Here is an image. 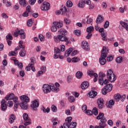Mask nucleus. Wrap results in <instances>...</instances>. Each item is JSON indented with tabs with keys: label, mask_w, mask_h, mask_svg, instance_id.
Listing matches in <instances>:
<instances>
[{
	"label": "nucleus",
	"mask_w": 128,
	"mask_h": 128,
	"mask_svg": "<svg viewBox=\"0 0 128 128\" xmlns=\"http://www.w3.org/2000/svg\"><path fill=\"white\" fill-rule=\"evenodd\" d=\"M17 30H18L19 36H21L22 34H24L25 33L24 30L22 29L18 30V28H17Z\"/></svg>",
	"instance_id": "obj_49"
},
{
	"label": "nucleus",
	"mask_w": 128,
	"mask_h": 128,
	"mask_svg": "<svg viewBox=\"0 0 128 128\" xmlns=\"http://www.w3.org/2000/svg\"><path fill=\"white\" fill-rule=\"evenodd\" d=\"M14 10H18V8H20V6H18V4H16L14 7Z\"/></svg>",
	"instance_id": "obj_60"
},
{
	"label": "nucleus",
	"mask_w": 128,
	"mask_h": 128,
	"mask_svg": "<svg viewBox=\"0 0 128 128\" xmlns=\"http://www.w3.org/2000/svg\"><path fill=\"white\" fill-rule=\"evenodd\" d=\"M23 42H22V40H20L19 42L18 46L15 48V52H16L17 50H20V48H24V46L22 45Z\"/></svg>",
	"instance_id": "obj_15"
},
{
	"label": "nucleus",
	"mask_w": 128,
	"mask_h": 128,
	"mask_svg": "<svg viewBox=\"0 0 128 128\" xmlns=\"http://www.w3.org/2000/svg\"><path fill=\"white\" fill-rule=\"evenodd\" d=\"M110 26V22L108 21H106V22L104 24V28H108V26Z\"/></svg>",
	"instance_id": "obj_53"
},
{
	"label": "nucleus",
	"mask_w": 128,
	"mask_h": 128,
	"mask_svg": "<svg viewBox=\"0 0 128 128\" xmlns=\"http://www.w3.org/2000/svg\"><path fill=\"white\" fill-rule=\"evenodd\" d=\"M96 73H94V72L92 70H90L88 72V74L90 76H94V74Z\"/></svg>",
	"instance_id": "obj_41"
},
{
	"label": "nucleus",
	"mask_w": 128,
	"mask_h": 128,
	"mask_svg": "<svg viewBox=\"0 0 128 128\" xmlns=\"http://www.w3.org/2000/svg\"><path fill=\"white\" fill-rule=\"evenodd\" d=\"M72 62H78L80 60V59L78 57L75 56L72 59Z\"/></svg>",
	"instance_id": "obj_38"
},
{
	"label": "nucleus",
	"mask_w": 128,
	"mask_h": 128,
	"mask_svg": "<svg viewBox=\"0 0 128 128\" xmlns=\"http://www.w3.org/2000/svg\"><path fill=\"white\" fill-rule=\"evenodd\" d=\"M50 8V4L48 2H44L43 4L41 6V10H48Z\"/></svg>",
	"instance_id": "obj_9"
},
{
	"label": "nucleus",
	"mask_w": 128,
	"mask_h": 128,
	"mask_svg": "<svg viewBox=\"0 0 128 128\" xmlns=\"http://www.w3.org/2000/svg\"><path fill=\"white\" fill-rule=\"evenodd\" d=\"M98 82H102V80H104V78L106 77V74L104 72H100L98 74Z\"/></svg>",
	"instance_id": "obj_19"
},
{
	"label": "nucleus",
	"mask_w": 128,
	"mask_h": 128,
	"mask_svg": "<svg viewBox=\"0 0 128 128\" xmlns=\"http://www.w3.org/2000/svg\"><path fill=\"white\" fill-rule=\"evenodd\" d=\"M70 124L68 122H65L63 124V126L64 128H70Z\"/></svg>",
	"instance_id": "obj_54"
},
{
	"label": "nucleus",
	"mask_w": 128,
	"mask_h": 128,
	"mask_svg": "<svg viewBox=\"0 0 128 128\" xmlns=\"http://www.w3.org/2000/svg\"><path fill=\"white\" fill-rule=\"evenodd\" d=\"M19 3L20 6H26V0H19Z\"/></svg>",
	"instance_id": "obj_34"
},
{
	"label": "nucleus",
	"mask_w": 128,
	"mask_h": 128,
	"mask_svg": "<svg viewBox=\"0 0 128 128\" xmlns=\"http://www.w3.org/2000/svg\"><path fill=\"white\" fill-rule=\"evenodd\" d=\"M74 33L76 36H80V31L78 30H75Z\"/></svg>",
	"instance_id": "obj_62"
},
{
	"label": "nucleus",
	"mask_w": 128,
	"mask_h": 128,
	"mask_svg": "<svg viewBox=\"0 0 128 128\" xmlns=\"http://www.w3.org/2000/svg\"><path fill=\"white\" fill-rule=\"evenodd\" d=\"M20 105V103H14V112H16L18 110V106Z\"/></svg>",
	"instance_id": "obj_43"
},
{
	"label": "nucleus",
	"mask_w": 128,
	"mask_h": 128,
	"mask_svg": "<svg viewBox=\"0 0 128 128\" xmlns=\"http://www.w3.org/2000/svg\"><path fill=\"white\" fill-rule=\"evenodd\" d=\"M51 110L53 112H58V108L54 105H52L51 106Z\"/></svg>",
	"instance_id": "obj_42"
},
{
	"label": "nucleus",
	"mask_w": 128,
	"mask_h": 128,
	"mask_svg": "<svg viewBox=\"0 0 128 128\" xmlns=\"http://www.w3.org/2000/svg\"><path fill=\"white\" fill-rule=\"evenodd\" d=\"M2 2L6 4L7 8H10V6H12V3L8 1V0H3Z\"/></svg>",
	"instance_id": "obj_31"
},
{
	"label": "nucleus",
	"mask_w": 128,
	"mask_h": 128,
	"mask_svg": "<svg viewBox=\"0 0 128 128\" xmlns=\"http://www.w3.org/2000/svg\"><path fill=\"white\" fill-rule=\"evenodd\" d=\"M116 62L118 64H122V57L119 56L118 57L116 60Z\"/></svg>",
	"instance_id": "obj_36"
},
{
	"label": "nucleus",
	"mask_w": 128,
	"mask_h": 128,
	"mask_svg": "<svg viewBox=\"0 0 128 128\" xmlns=\"http://www.w3.org/2000/svg\"><path fill=\"white\" fill-rule=\"evenodd\" d=\"M92 18H90L87 20L86 24H92Z\"/></svg>",
	"instance_id": "obj_64"
},
{
	"label": "nucleus",
	"mask_w": 128,
	"mask_h": 128,
	"mask_svg": "<svg viewBox=\"0 0 128 128\" xmlns=\"http://www.w3.org/2000/svg\"><path fill=\"white\" fill-rule=\"evenodd\" d=\"M98 82L100 86H104V84H108V79H105L104 80L102 79V82L99 81Z\"/></svg>",
	"instance_id": "obj_29"
},
{
	"label": "nucleus",
	"mask_w": 128,
	"mask_h": 128,
	"mask_svg": "<svg viewBox=\"0 0 128 128\" xmlns=\"http://www.w3.org/2000/svg\"><path fill=\"white\" fill-rule=\"evenodd\" d=\"M106 60L108 62H112V60H114V56H108L106 58Z\"/></svg>",
	"instance_id": "obj_55"
},
{
	"label": "nucleus",
	"mask_w": 128,
	"mask_h": 128,
	"mask_svg": "<svg viewBox=\"0 0 128 128\" xmlns=\"http://www.w3.org/2000/svg\"><path fill=\"white\" fill-rule=\"evenodd\" d=\"M82 110L84 112L87 110L86 109L88 108V106H86V105L84 104L82 106Z\"/></svg>",
	"instance_id": "obj_57"
},
{
	"label": "nucleus",
	"mask_w": 128,
	"mask_h": 128,
	"mask_svg": "<svg viewBox=\"0 0 128 128\" xmlns=\"http://www.w3.org/2000/svg\"><path fill=\"white\" fill-rule=\"evenodd\" d=\"M54 26L58 28H62V22H53Z\"/></svg>",
	"instance_id": "obj_22"
},
{
	"label": "nucleus",
	"mask_w": 128,
	"mask_h": 128,
	"mask_svg": "<svg viewBox=\"0 0 128 128\" xmlns=\"http://www.w3.org/2000/svg\"><path fill=\"white\" fill-rule=\"evenodd\" d=\"M94 28L92 26H90L86 28L87 32L92 33V32H94Z\"/></svg>",
	"instance_id": "obj_35"
},
{
	"label": "nucleus",
	"mask_w": 128,
	"mask_h": 128,
	"mask_svg": "<svg viewBox=\"0 0 128 128\" xmlns=\"http://www.w3.org/2000/svg\"><path fill=\"white\" fill-rule=\"evenodd\" d=\"M68 100L70 102H76V99H74V96H70L68 97Z\"/></svg>",
	"instance_id": "obj_37"
},
{
	"label": "nucleus",
	"mask_w": 128,
	"mask_h": 128,
	"mask_svg": "<svg viewBox=\"0 0 128 128\" xmlns=\"http://www.w3.org/2000/svg\"><path fill=\"white\" fill-rule=\"evenodd\" d=\"M51 30L52 32H56V30H58V28H56V26H52L51 28Z\"/></svg>",
	"instance_id": "obj_58"
},
{
	"label": "nucleus",
	"mask_w": 128,
	"mask_h": 128,
	"mask_svg": "<svg viewBox=\"0 0 128 128\" xmlns=\"http://www.w3.org/2000/svg\"><path fill=\"white\" fill-rule=\"evenodd\" d=\"M58 32H59L60 34H61L60 36H66V34L68 33L66 30L64 28H61L58 31Z\"/></svg>",
	"instance_id": "obj_20"
},
{
	"label": "nucleus",
	"mask_w": 128,
	"mask_h": 128,
	"mask_svg": "<svg viewBox=\"0 0 128 128\" xmlns=\"http://www.w3.org/2000/svg\"><path fill=\"white\" fill-rule=\"evenodd\" d=\"M97 120H100L98 126H96L95 128H104L106 126L108 120L104 117V114L100 112L96 117Z\"/></svg>",
	"instance_id": "obj_1"
},
{
	"label": "nucleus",
	"mask_w": 128,
	"mask_h": 128,
	"mask_svg": "<svg viewBox=\"0 0 128 128\" xmlns=\"http://www.w3.org/2000/svg\"><path fill=\"white\" fill-rule=\"evenodd\" d=\"M36 0H29L28 2L30 4H32L33 6V4H36Z\"/></svg>",
	"instance_id": "obj_61"
},
{
	"label": "nucleus",
	"mask_w": 128,
	"mask_h": 128,
	"mask_svg": "<svg viewBox=\"0 0 128 128\" xmlns=\"http://www.w3.org/2000/svg\"><path fill=\"white\" fill-rule=\"evenodd\" d=\"M98 94V92L96 91H90V92H88V95L90 98H96Z\"/></svg>",
	"instance_id": "obj_18"
},
{
	"label": "nucleus",
	"mask_w": 128,
	"mask_h": 128,
	"mask_svg": "<svg viewBox=\"0 0 128 128\" xmlns=\"http://www.w3.org/2000/svg\"><path fill=\"white\" fill-rule=\"evenodd\" d=\"M14 94L12 93L9 94L5 97V100H14Z\"/></svg>",
	"instance_id": "obj_17"
},
{
	"label": "nucleus",
	"mask_w": 128,
	"mask_h": 128,
	"mask_svg": "<svg viewBox=\"0 0 128 128\" xmlns=\"http://www.w3.org/2000/svg\"><path fill=\"white\" fill-rule=\"evenodd\" d=\"M54 52L55 54H60V50L58 48H54Z\"/></svg>",
	"instance_id": "obj_50"
},
{
	"label": "nucleus",
	"mask_w": 128,
	"mask_h": 128,
	"mask_svg": "<svg viewBox=\"0 0 128 128\" xmlns=\"http://www.w3.org/2000/svg\"><path fill=\"white\" fill-rule=\"evenodd\" d=\"M14 120H16V117L14 116V114H12L10 116L8 122L10 124H12L14 122Z\"/></svg>",
	"instance_id": "obj_27"
},
{
	"label": "nucleus",
	"mask_w": 128,
	"mask_h": 128,
	"mask_svg": "<svg viewBox=\"0 0 128 128\" xmlns=\"http://www.w3.org/2000/svg\"><path fill=\"white\" fill-rule=\"evenodd\" d=\"M72 116H69L66 118V120H67L68 122H68V124H70L72 122Z\"/></svg>",
	"instance_id": "obj_56"
},
{
	"label": "nucleus",
	"mask_w": 128,
	"mask_h": 128,
	"mask_svg": "<svg viewBox=\"0 0 128 128\" xmlns=\"http://www.w3.org/2000/svg\"><path fill=\"white\" fill-rule=\"evenodd\" d=\"M106 57L104 56H100V58L99 59L100 64L102 66H104L106 64Z\"/></svg>",
	"instance_id": "obj_14"
},
{
	"label": "nucleus",
	"mask_w": 128,
	"mask_h": 128,
	"mask_svg": "<svg viewBox=\"0 0 128 128\" xmlns=\"http://www.w3.org/2000/svg\"><path fill=\"white\" fill-rule=\"evenodd\" d=\"M52 85V86H50L52 92H60V84L56 82L54 85V84L50 83V86Z\"/></svg>",
	"instance_id": "obj_5"
},
{
	"label": "nucleus",
	"mask_w": 128,
	"mask_h": 128,
	"mask_svg": "<svg viewBox=\"0 0 128 128\" xmlns=\"http://www.w3.org/2000/svg\"><path fill=\"white\" fill-rule=\"evenodd\" d=\"M126 10V6H124L122 8L120 7L119 8V10L120 12H122V14H124V10Z\"/></svg>",
	"instance_id": "obj_47"
},
{
	"label": "nucleus",
	"mask_w": 128,
	"mask_h": 128,
	"mask_svg": "<svg viewBox=\"0 0 128 128\" xmlns=\"http://www.w3.org/2000/svg\"><path fill=\"white\" fill-rule=\"evenodd\" d=\"M92 112H93L95 116H98V108H93Z\"/></svg>",
	"instance_id": "obj_40"
},
{
	"label": "nucleus",
	"mask_w": 128,
	"mask_h": 128,
	"mask_svg": "<svg viewBox=\"0 0 128 128\" xmlns=\"http://www.w3.org/2000/svg\"><path fill=\"white\" fill-rule=\"evenodd\" d=\"M8 108V106H6V102L4 99H2L1 101V110L3 112H6Z\"/></svg>",
	"instance_id": "obj_10"
},
{
	"label": "nucleus",
	"mask_w": 128,
	"mask_h": 128,
	"mask_svg": "<svg viewBox=\"0 0 128 128\" xmlns=\"http://www.w3.org/2000/svg\"><path fill=\"white\" fill-rule=\"evenodd\" d=\"M19 54H20V56H22V58H24V57L26 56V50H24V48L22 49L20 52Z\"/></svg>",
	"instance_id": "obj_25"
},
{
	"label": "nucleus",
	"mask_w": 128,
	"mask_h": 128,
	"mask_svg": "<svg viewBox=\"0 0 128 128\" xmlns=\"http://www.w3.org/2000/svg\"><path fill=\"white\" fill-rule=\"evenodd\" d=\"M82 46L83 50H90V44L86 41H83L82 42Z\"/></svg>",
	"instance_id": "obj_11"
},
{
	"label": "nucleus",
	"mask_w": 128,
	"mask_h": 128,
	"mask_svg": "<svg viewBox=\"0 0 128 128\" xmlns=\"http://www.w3.org/2000/svg\"><path fill=\"white\" fill-rule=\"evenodd\" d=\"M40 106V103L38 102V100H35L32 101L30 106L32 110H38V107Z\"/></svg>",
	"instance_id": "obj_7"
},
{
	"label": "nucleus",
	"mask_w": 128,
	"mask_h": 128,
	"mask_svg": "<svg viewBox=\"0 0 128 128\" xmlns=\"http://www.w3.org/2000/svg\"><path fill=\"white\" fill-rule=\"evenodd\" d=\"M78 8H84L86 6V2L84 0H82L79 2V4H78Z\"/></svg>",
	"instance_id": "obj_28"
},
{
	"label": "nucleus",
	"mask_w": 128,
	"mask_h": 128,
	"mask_svg": "<svg viewBox=\"0 0 128 128\" xmlns=\"http://www.w3.org/2000/svg\"><path fill=\"white\" fill-rule=\"evenodd\" d=\"M14 102V104L20 103V101H18V96L14 97L13 98Z\"/></svg>",
	"instance_id": "obj_52"
},
{
	"label": "nucleus",
	"mask_w": 128,
	"mask_h": 128,
	"mask_svg": "<svg viewBox=\"0 0 128 128\" xmlns=\"http://www.w3.org/2000/svg\"><path fill=\"white\" fill-rule=\"evenodd\" d=\"M32 63H30L28 64V66H30L31 68V70L32 72H36V68L34 66V63L32 62V60L31 61Z\"/></svg>",
	"instance_id": "obj_33"
},
{
	"label": "nucleus",
	"mask_w": 128,
	"mask_h": 128,
	"mask_svg": "<svg viewBox=\"0 0 128 128\" xmlns=\"http://www.w3.org/2000/svg\"><path fill=\"white\" fill-rule=\"evenodd\" d=\"M90 84H88V82L85 81L81 84V88L82 90H86V88H88Z\"/></svg>",
	"instance_id": "obj_16"
},
{
	"label": "nucleus",
	"mask_w": 128,
	"mask_h": 128,
	"mask_svg": "<svg viewBox=\"0 0 128 128\" xmlns=\"http://www.w3.org/2000/svg\"><path fill=\"white\" fill-rule=\"evenodd\" d=\"M6 40H12V35H10V34H8L6 36Z\"/></svg>",
	"instance_id": "obj_63"
},
{
	"label": "nucleus",
	"mask_w": 128,
	"mask_h": 128,
	"mask_svg": "<svg viewBox=\"0 0 128 128\" xmlns=\"http://www.w3.org/2000/svg\"><path fill=\"white\" fill-rule=\"evenodd\" d=\"M120 98H122V96L120 94H116L114 95V100L116 102H120Z\"/></svg>",
	"instance_id": "obj_23"
},
{
	"label": "nucleus",
	"mask_w": 128,
	"mask_h": 128,
	"mask_svg": "<svg viewBox=\"0 0 128 128\" xmlns=\"http://www.w3.org/2000/svg\"><path fill=\"white\" fill-rule=\"evenodd\" d=\"M107 78L108 80L110 82H114L116 80V76L114 75L112 70L109 69L107 70L106 72Z\"/></svg>",
	"instance_id": "obj_3"
},
{
	"label": "nucleus",
	"mask_w": 128,
	"mask_h": 128,
	"mask_svg": "<svg viewBox=\"0 0 128 128\" xmlns=\"http://www.w3.org/2000/svg\"><path fill=\"white\" fill-rule=\"evenodd\" d=\"M7 106L9 108H12V106H14V102L11 100H9L7 102Z\"/></svg>",
	"instance_id": "obj_46"
},
{
	"label": "nucleus",
	"mask_w": 128,
	"mask_h": 128,
	"mask_svg": "<svg viewBox=\"0 0 128 128\" xmlns=\"http://www.w3.org/2000/svg\"><path fill=\"white\" fill-rule=\"evenodd\" d=\"M104 22V18L101 16H98L96 20V24H102Z\"/></svg>",
	"instance_id": "obj_21"
},
{
	"label": "nucleus",
	"mask_w": 128,
	"mask_h": 128,
	"mask_svg": "<svg viewBox=\"0 0 128 128\" xmlns=\"http://www.w3.org/2000/svg\"><path fill=\"white\" fill-rule=\"evenodd\" d=\"M20 99L22 100V102H20L19 104L22 110H28V102H30V98L28 96L23 95L20 96Z\"/></svg>",
	"instance_id": "obj_2"
},
{
	"label": "nucleus",
	"mask_w": 128,
	"mask_h": 128,
	"mask_svg": "<svg viewBox=\"0 0 128 128\" xmlns=\"http://www.w3.org/2000/svg\"><path fill=\"white\" fill-rule=\"evenodd\" d=\"M22 116L24 122H28V120H30V119L28 118V114L24 113Z\"/></svg>",
	"instance_id": "obj_24"
},
{
	"label": "nucleus",
	"mask_w": 128,
	"mask_h": 128,
	"mask_svg": "<svg viewBox=\"0 0 128 128\" xmlns=\"http://www.w3.org/2000/svg\"><path fill=\"white\" fill-rule=\"evenodd\" d=\"M16 54H18V53L14 51H11L8 53V56H16Z\"/></svg>",
	"instance_id": "obj_44"
},
{
	"label": "nucleus",
	"mask_w": 128,
	"mask_h": 128,
	"mask_svg": "<svg viewBox=\"0 0 128 128\" xmlns=\"http://www.w3.org/2000/svg\"><path fill=\"white\" fill-rule=\"evenodd\" d=\"M97 104L98 108L102 110L104 108V99L100 98L98 100Z\"/></svg>",
	"instance_id": "obj_13"
},
{
	"label": "nucleus",
	"mask_w": 128,
	"mask_h": 128,
	"mask_svg": "<svg viewBox=\"0 0 128 128\" xmlns=\"http://www.w3.org/2000/svg\"><path fill=\"white\" fill-rule=\"evenodd\" d=\"M76 128V122H72L70 124V128Z\"/></svg>",
	"instance_id": "obj_39"
},
{
	"label": "nucleus",
	"mask_w": 128,
	"mask_h": 128,
	"mask_svg": "<svg viewBox=\"0 0 128 128\" xmlns=\"http://www.w3.org/2000/svg\"><path fill=\"white\" fill-rule=\"evenodd\" d=\"M61 10V14L62 16H66V12H68V10L66 6H64L63 8L60 9Z\"/></svg>",
	"instance_id": "obj_26"
},
{
	"label": "nucleus",
	"mask_w": 128,
	"mask_h": 128,
	"mask_svg": "<svg viewBox=\"0 0 128 128\" xmlns=\"http://www.w3.org/2000/svg\"><path fill=\"white\" fill-rule=\"evenodd\" d=\"M27 26H32V19H30L27 21Z\"/></svg>",
	"instance_id": "obj_48"
},
{
	"label": "nucleus",
	"mask_w": 128,
	"mask_h": 128,
	"mask_svg": "<svg viewBox=\"0 0 128 128\" xmlns=\"http://www.w3.org/2000/svg\"><path fill=\"white\" fill-rule=\"evenodd\" d=\"M72 52V48H69L66 52H65V56H70V54Z\"/></svg>",
	"instance_id": "obj_30"
},
{
	"label": "nucleus",
	"mask_w": 128,
	"mask_h": 128,
	"mask_svg": "<svg viewBox=\"0 0 128 128\" xmlns=\"http://www.w3.org/2000/svg\"><path fill=\"white\" fill-rule=\"evenodd\" d=\"M84 112L86 114H88V116H92V111L90 110H86Z\"/></svg>",
	"instance_id": "obj_51"
},
{
	"label": "nucleus",
	"mask_w": 128,
	"mask_h": 128,
	"mask_svg": "<svg viewBox=\"0 0 128 128\" xmlns=\"http://www.w3.org/2000/svg\"><path fill=\"white\" fill-rule=\"evenodd\" d=\"M50 86H52V85H50V84H44L43 85L42 88L44 94H48L52 92Z\"/></svg>",
	"instance_id": "obj_6"
},
{
	"label": "nucleus",
	"mask_w": 128,
	"mask_h": 128,
	"mask_svg": "<svg viewBox=\"0 0 128 128\" xmlns=\"http://www.w3.org/2000/svg\"><path fill=\"white\" fill-rule=\"evenodd\" d=\"M76 76L77 78H82V72L80 71L77 72L76 74Z\"/></svg>",
	"instance_id": "obj_32"
},
{
	"label": "nucleus",
	"mask_w": 128,
	"mask_h": 128,
	"mask_svg": "<svg viewBox=\"0 0 128 128\" xmlns=\"http://www.w3.org/2000/svg\"><path fill=\"white\" fill-rule=\"evenodd\" d=\"M112 90V84L106 85L102 90V93L106 96L108 92H110Z\"/></svg>",
	"instance_id": "obj_4"
},
{
	"label": "nucleus",
	"mask_w": 128,
	"mask_h": 128,
	"mask_svg": "<svg viewBox=\"0 0 128 128\" xmlns=\"http://www.w3.org/2000/svg\"><path fill=\"white\" fill-rule=\"evenodd\" d=\"M66 6L68 8H72V2L70 0L67 1Z\"/></svg>",
	"instance_id": "obj_45"
},
{
	"label": "nucleus",
	"mask_w": 128,
	"mask_h": 128,
	"mask_svg": "<svg viewBox=\"0 0 128 128\" xmlns=\"http://www.w3.org/2000/svg\"><path fill=\"white\" fill-rule=\"evenodd\" d=\"M58 38L60 42H65L66 44H68L70 42V41H68V39L65 36L58 35Z\"/></svg>",
	"instance_id": "obj_8"
},
{
	"label": "nucleus",
	"mask_w": 128,
	"mask_h": 128,
	"mask_svg": "<svg viewBox=\"0 0 128 128\" xmlns=\"http://www.w3.org/2000/svg\"><path fill=\"white\" fill-rule=\"evenodd\" d=\"M64 21L66 24H70V20L68 19L67 18H65L64 19Z\"/></svg>",
	"instance_id": "obj_59"
},
{
	"label": "nucleus",
	"mask_w": 128,
	"mask_h": 128,
	"mask_svg": "<svg viewBox=\"0 0 128 128\" xmlns=\"http://www.w3.org/2000/svg\"><path fill=\"white\" fill-rule=\"evenodd\" d=\"M108 48L104 46L102 49V54L100 56H102L106 57L108 56Z\"/></svg>",
	"instance_id": "obj_12"
}]
</instances>
